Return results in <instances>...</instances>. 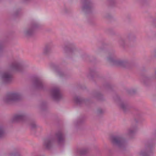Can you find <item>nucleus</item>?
Segmentation results:
<instances>
[{
  "label": "nucleus",
  "mask_w": 156,
  "mask_h": 156,
  "mask_svg": "<svg viewBox=\"0 0 156 156\" xmlns=\"http://www.w3.org/2000/svg\"><path fill=\"white\" fill-rule=\"evenodd\" d=\"M31 126L32 128H34L36 127V125L35 123H33L31 124Z\"/></svg>",
  "instance_id": "24"
},
{
  "label": "nucleus",
  "mask_w": 156,
  "mask_h": 156,
  "mask_svg": "<svg viewBox=\"0 0 156 156\" xmlns=\"http://www.w3.org/2000/svg\"><path fill=\"white\" fill-rule=\"evenodd\" d=\"M55 140H57L59 144H62L65 141V137L61 132L59 131L55 134Z\"/></svg>",
  "instance_id": "8"
},
{
  "label": "nucleus",
  "mask_w": 156,
  "mask_h": 156,
  "mask_svg": "<svg viewBox=\"0 0 156 156\" xmlns=\"http://www.w3.org/2000/svg\"><path fill=\"white\" fill-rule=\"evenodd\" d=\"M98 99H101V98L102 97V95L100 94H97L96 96Z\"/></svg>",
  "instance_id": "20"
},
{
  "label": "nucleus",
  "mask_w": 156,
  "mask_h": 156,
  "mask_svg": "<svg viewBox=\"0 0 156 156\" xmlns=\"http://www.w3.org/2000/svg\"><path fill=\"white\" fill-rule=\"evenodd\" d=\"M125 42L124 40H120V41H119V43L122 46L124 45Z\"/></svg>",
  "instance_id": "21"
},
{
  "label": "nucleus",
  "mask_w": 156,
  "mask_h": 156,
  "mask_svg": "<svg viewBox=\"0 0 156 156\" xmlns=\"http://www.w3.org/2000/svg\"><path fill=\"white\" fill-rule=\"evenodd\" d=\"M111 141L113 145H116L121 148H124L127 145V142L125 140L120 136L112 137Z\"/></svg>",
  "instance_id": "2"
},
{
  "label": "nucleus",
  "mask_w": 156,
  "mask_h": 156,
  "mask_svg": "<svg viewBox=\"0 0 156 156\" xmlns=\"http://www.w3.org/2000/svg\"><path fill=\"white\" fill-rule=\"evenodd\" d=\"M155 77L152 76L151 78L147 77V78H145V80H149L152 77L153 78H154L155 77V78H156V70L155 71Z\"/></svg>",
  "instance_id": "23"
},
{
  "label": "nucleus",
  "mask_w": 156,
  "mask_h": 156,
  "mask_svg": "<svg viewBox=\"0 0 156 156\" xmlns=\"http://www.w3.org/2000/svg\"><path fill=\"white\" fill-rule=\"evenodd\" d=\"M74 100L76 103L78 104H80L83 101V100L80 98L75 96L74 97Z\"/></svg>",
  "instance_id": "15"
},
{
  "label": "nucleus",
  "mask_w": 156,
  "mask_h": 156,
  "mask_svg": "<svg viewBox=\"0 0 156 156\" xmlns=\"http://www.w3.org/2000/svg\"><path fill=\"white\" fill-rule=\"evenodd\" d=\"M3 51V47L2 45L0 44V54H1Z\"/></svg>",
  "instance_id": "19"
},
{
  "label": "nucleus",
  "mask_w": 156,
  "mask_h": 156,
  "mask_svg": "<svg viewBox=\"0 0 156 156\" xmlns=\"http://www.w3.org/2000/svg\"><path fill=\"white\" fill-rule=\"evenodd\" d=\"M153 54H154V55L155 56V54L156 53V51H153Z\"/></svg>",
  "instance_id": "26"
},
{
  "label": "nucleus",
  "mask_w": 156,
  "mask_h": 156,
  "mask_svg": "<svg viewBox=\"0 0 156 156\" xmlns=\"http://www.w3.org/2000/svg\"><path fill=\"white\" fill-rule=\"evenodd\" d=\"M54 140L51 138L45 139L43 142V146L46 149H49L52 146Z\"/></svg>",
  "instance_id": "10"
},
{
  "label": "nucleus",
  "mask_w": 156,
  "mask_h": 156,
  "mask_svg": "<svg viewBox=\"0 0 156 156\" xmlns=\"http://www.w3.org/2000/svg\"><path fill=\"white\" fill-rule=\"evenodd\" d=\"M137 126H132L128 130V134L130 136L134 134L137 130Z\"/></svg>",
  "instance_id": "13"
},
{
  "label": "nucleus",
  "mask_w": 156,
  "mask_h": 156,
  "mask_svg": "<svg viewBox=\"0 0 156 156\" xmlns=\"http://www.w3.org/2000/svg\"><path fill=\"white\" fill-rule=\"evenodd\" d=\"M26 117V114L24 112H20L14 116L13 120L14 121H23L25 119Z\"/></svg>",
  "instance_id": "9"
},
{
  "label": "nucleus",
  "mask_w": 156,
  "mask_h": 156,
  "mask_svg": "<svg viewBox=\"0 0 156 156\" xmlns=\"http://www.w3.org/2000/svg\"><path fill=\"white\" fill-rule=\"evenodd\" d=\"M104 112V111L101 109H99L98 110L97 113L98 114H101Z\"/></svg>",
  "instance_id": "18"
},
{
  "label": "nucleus",
  "mask_w": 156,
  "mask_h": 156,
  "mask_svg": "<svg viewBox=\"0 0 156 156\" xmlns=\"http://www.w3.org/2000/svg\"><path fill=\"white\" fill-rule=\"evenodd\" d=\"M74 50V49H71L70 50H71V51H73Z\"/></svg>",
  "instance_id": "28"
},
{
  "label": "nucleus",
  "mask_w": 156,
  "mask_h": 156,
  "mask_svg": "<svg viewBox=\"0 0 156 156\" xmlns=\"http://www.w3.org/2000/svg\"><path fill=\"white\" fill-rule=\"evenodd\" d=\"M154 137L155 139L156 140V133L154 135Z\"/></svg>",
  "instance_id": "27"
},
{
  "label": "nucleus",
  "mask_w": 156,
  "mask_h": 156,
  "mask_svg": "<svg viewBox=\"0 0 156 156\" xmlns=\"http://www.w3.org/2000/svg\"><path fill=\"white\" fill-rule=\"evenodd\" d=\"M51 94L53 98L55 101L59 100L62 97L59 89L58 87H55L52 90Z\"/></svg>",
  "instance_id": "5"
},
{
  "label": "nucleus",
  "mask_w": 156,
  "mask_h": 156,
  "mask_svg": "<svg viewBox=\"0 0 156 156\" xmlns=\"http://www.w3.org/2000/svg\"><path fill=\"white\" fill-rule=\"evenodd\" d=\"M108 61L113 65L118 66H125L127 64L126 61L120 59H116L113 55L109 57Z\"/></svg>",
  "instance_id": "4"
},
{
  "label": "nucleus",
  "mask_w": 156,
  "mask_h": 156,
  "mask_svg": "<svg viewBox=\"0 0 156 156\" xmlns=\"http://www.w3.org/2000/svg\"><path fill=\"white\" fill-rule=\"evenodd\" d=\"M34 84L35 87L38 89H42L43 85L41 80L38 78H36L34 81Z\"/></svg>",
  "instance_id": "11"
},
{
  "label": "nucleus",
  "mask_w": 156,
  "mask_h": 156,
  "mask_svg": "<svg viewBox=\"0 0 156 156\" xmlns=\"http://www.w3.org/2000/svg\"><path fill=\"white\" fill-rule=\"evenodd\" d=\"M154 144V142H149L145 144V148L140 153V156H150L152 154V146Z\"/></svg>",
  "instance_id": "3"
},
{
  "label": "nucleus",
  "mask_w": 156,
  "mask_h": 156,
  "mask_svg": "<svg viewBox=\"0 0 156 156\" xmlns=\"http://www.w3.org/2000/svg\"><path fill=\"white\" fill-rule=\"evenodd\" d=\"M77 153L80 155L85 154L88 152V150L84 148H79L77 149Z\"/></svg>",
  "instance_id": "12"
},
{
  "label": "nucleus",
  "mask_w": 156,
  "mask_h": 156,
  "mask_svg": "<svg viewBox=\"0 0 156 156\" xmlns=\"http://www.w3.org/2000/svg\"><path fill=\"white\" fill-rule=\"evenodd\" d=\"M1 77L3 82L5 83H9L12 80V75L9 72L3 73Z\"/></svg>",
  "instance_id": "6"
},
{
  "label": "nucleus",
  "mask_w": 156,
  "mask_h": 156,
  "mask_svg": "<svg viewBox=\"0 0 156 156\" xmlns=\"http://www.w3.org/2000/svg\"><path fill=\"white\" fill-rule=\"evenodd\" d=\"M22 68L21 62L15 61L12 62L10 66V69L16 71H20Z\"/></svg>",
  "instance_id": "7"
},
{
  "label": "nucleus",
  "mask_w": 156,
  "mask_h": 156,
  "mask_svg": "<svg viewBox=\"0 0 156 156\" xmlns=\"http://www.w3.org/2000/svg\"><path fill=\"white\" fill-rule=\"evenodd\" d=\"M5 135V132L3 127L0 126V138H2Z\"/></svg>",
  "instance_id": "16"
},
{
  "label": "nucleus",
  "mask_w": 156,
  "mask_h": 156,
  "mask_svg": "<svg viewBox=\"0 0 156 156\" xmlns=\"http://www.w3.org/2000/svg\"><path fill=\"white\" fill-rule=\"evenodd\" d=\"M22 95L20 93L12 92L7 94L3 98V101L6 103L12 101H17L23 98Z\"/></svg>",
  "instance_id": "1"
},
{
  "label": "nucleus",
  "mask_w": 156,
  "mask_h": 156,
  "mask_svg": "<svg viewBox=\"0 0 156 156\" xmlns=\"http://www.w3.org/2000/svg\"><path fill=\"white\" fill-rule=\"evenodd\" d=\"M58 75L60 77L62 76L64 74L62 72H58L57 73Z\"/></svg>",
  "instance_id": "22"
},
{
  "label": "nucleus",
  "mask_w": 156,
  "mask_h": 156,
  "mask_svg": "<svg viewBox=\"0 0 156 156\" xmlns=\"http://www.w3.org/2000/svg\"><path fill=\"white\" fill-rule=\"evenodd\" d=\"M11 156H23L22 155H19V154H11Z\"/></svg>",
  "instance_id": "25"
},
{
  "label": "nucleus",
  "mask_w": 156,
  "mask_h": 156,
  "mask_svg": "<svg viewBox=\"0 0 156 156\" xmlns=\"http://www.w3.org/2000/svg\"><path fill=\"white\" fill-rule=\"evenodd\" d=\"M52 47L50 45H46L43 49V52L44 54H46L50 52Z\"/></svg>",
  "instance_id": "14"
},
{
  "label": "nucleus",
  "mask_w": 156,
  "mask_h": 156,
  "mask_svg": "<svg viewBox=\"0 0 156 156\" xmlns=\"http://www.w3.org/2000/svg\"><path fill=\"white\" fill-rule=\"evenodd\" d=\"M120 106L124 112L126 111L128 109L127 105L123 102H122L120 104Z\"/></svg>",
  "instance_id": "17"
}]
</instances>
